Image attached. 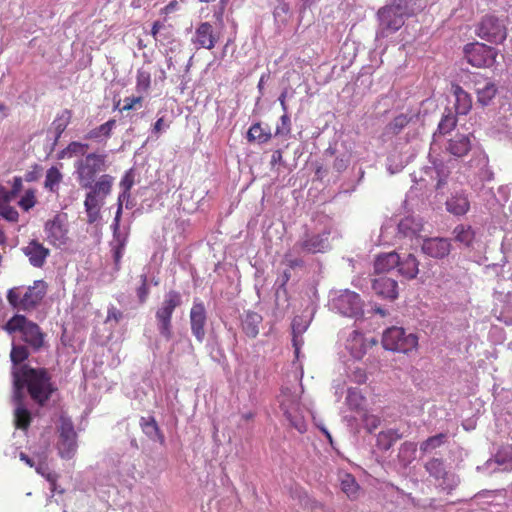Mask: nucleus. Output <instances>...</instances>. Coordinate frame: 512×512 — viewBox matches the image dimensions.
Masks as SVG:
<instances>
[{
    "label": "nucleus",
    "instance_id": "f257e3e1",
    "mask_svg": "<svg viewBox=\"0 0 512 512\" xmlns=\"http://www.w3.org/2000/svg\"><path fill=\"white\" fill-rule=\"evenodd\" d=\"M14 394L17 401L22 399V389L26 386L33 401L43 406L55 391L51 376L45 368L24 366L21 373H13Z\"/></svg>",
    "mask_w": 512,
    "mask_h": 512
},
{
    "label": "nucleus",
    "instance_id": "f03ea898",
    "mask_svg": "<svg viewBox=\"0 0 512 512\" xmlns=\"http://www.w3.org/2000/svg\"><path fill=\"white\" fill-rule=\"evenodd\" d=\"M48 291V284L44 280H35L29 286H15L7 291V301L9 305L24 312H31L37 309Z\"/></svg>",
    "mask_w": 512,
    "mask_h": 512
},
{
    "label": "nucleus",
    "instance_id": "7ed1b4c3",
    "mask_svg": "<svg viewBox=\"0 0 512 512\" xmlns=\"http://www.w3.org/2000/svg\"><path fill=\"white\" fill-rule=\"evenodd\" d=\"M2 329L9 335L19 333L21 340L35 351L40 350L44 346L45 334L37 323L29 320L25 315H13L2 326Z\"/></svg>",
    "mask_w": 512,
    "mask_h": 512
},
{
    "label": "nucleus",
    "instance_id": "20e7f679",
    "mask_svg": "<svg viewBox=\"0 0 512 512\" xmlns=\"http://www.w3.org/2000/svg\"><path fill=\"white\" fill-rule=\"evenodd\" d=\"M182 305V296L176 290H169L155 312L158 331L166 340L173 336L172 316L174 311Z\"/></svg>",
    "mask_w": 512,
    "mask_h": 512
},
{
    "label": "nucleus",
    "instance_id": "39448f33",
    "mask_svg": "<svg viewBox=\"0 0 512 512\" xmlns=\"http://www.w3.org/2000/svg\"><path fill=\"white\" fill-rule=\"evenodd\" d=\"M418 336L414 333H407L402 327L393 326L387 328L382 336L384 349L409 354L418 348Z\"/></svg>",
    "mask_w": 512,
    "mask_h": 512
},
{
    "label": "nucleus",
    "instance_id": "423d86ee",
    "mask_svg": "<svg viewBox=\"0 0 512 512\" xmlns=\"http://www.w3.org/2000/svg\"><path fill=\"white\" fill-rule=\"evenodd\" d=\"M76 174L82 188H92L98 173L106 169V155L91 153L79 160L76 165Z\"/></svg>",
    "mask_w": 512,
    "mask_h": 512
},
{
    "label": "nucleus",
    "instance_id": "0eeeda50",
    "mask_svg": "<svg viewBox=\"0 0 512 512\" xmlns=\"http://www.w3.org/2000/svg\"><path fill=\"white\" fill-rule=\"evenodd\" d=\"M465 59L473 67L490 68L498 57V49L484 43H468L463 49Z\"/></svg>",
    "mask_w": 512,
    "mask_h": 512
},
{
    "label": "nucleus",
    "instance_id": "6e6552de",
    "mask_svg": "<svg viewBox=\"0 0 512 512\" xmlns=\"http://www.w3.org/2000/svg\"><path fill=\"white\" fill-rule=\"evenodd\" d=\"M58 431L57 450L63 459H71L77 451V433L75 432L73 422L68 417H60Z\"/></svg>",
    "mask_w": 512,
    "mask_h": 512
},
{
    "label": "nucleus",
    "instance_id": "1a4fd4ad",
    "mask_svg": "<svg viewBox=\"0 0 512 512\" xmlns=\"http://www.w3.org/2000/svg\"><path fill=\"white\" fill-rule=\"evenodd\" d=\"M331 229L325 227L320 232H305V234L299 239L294 248L299 252L308 254H317L327 252L330 245Z\"/></svg>",
    "mask_w": 512,
    "mask_h": 512
},
{
    "label": "nucleus",
    "instance_id": "9d476101",
    "mask_svg": "<svg viewBox=\"0 0 512 512\" xmlns=\"http://www.w3.org/2000/svg\"><path fill=\"white\" fill-rule=\"evenodd\" d=\"M471 134H464L460 130H438L433 134L434 140L443 138L446 141V150L452 155L462 157L471 149Z\"/></svg>",
    "mask_w": 512,
    "mask_h": 512
},
{
    "label": "nucleus",
    "instance_id": "9b49d317",
    "mask_svg": "<svg viewBox=\"0 0 512 512\" xmlns=\"http://www.w3.org/2000/svg\"><path fill=\"white\" fill-rule=\"evenodd\" d=\"M222 28L213 26L210 22H200L193 33L191 43L196 49L212 50L222 37Z\"/></svg>",
    "mask_w": 512,
    "mask_h": 512
},
{
    "label": "nucleus",
    "instance_id": "f8f14e48",
    "mask_svg": "<svg viewBox=\"0 0 512 512\" xmlns=\"http://www.w3.org/2000/svg\"><path fill=\"white\" fill-rule=\"evenodd\" d=\"M476 34L487 42L499 44L506 39L507 29L494 15H485L477 24Z\"/></svg>",
    "mask_w": 512,
    "mask_h": 512
},
{
    "label": "nucleus",
    "instance_id": "ddd939ff",
    "mask_svg": "<svg viewBox=\"0 0 512 512\" xmlns=\"http://www.w3.org/2000/svg\"><path fill=\"white\" fill-rule=\"evenodd\" d=\"M46 240L54 247L60 248L68 242V228L63 217L59 214L48 220L44 225Z\"/></svg>",
    "mask_w": 512,
    "mask_h": 512
},
{
    "label": "nucleus",
    "instance_id": "4468645a",
    "mask_svg": "<svg viewBox=\"0 0 512 512\" xmlns=\"http://www.w3.org/2000/svg\"><path fill=\"white\" fill-rule=\"evenodd\" d=\"M206 322L207 314L203 302L194 300L190 310V327L193 336L199 343H202L205 338Z\"/></svg>",
    "mask_w": 512,
    "mask_h": 512
},
{
    "label": "nucleus",
    "instance_id": "2eb2a0df",
    "mask_svg": "<svg viewBox=\"0 0 512 512\" xmlns=\"http://www.w3.org/2000/svg\"><path fill=\"white\" fill-rule=\"evenodd\" d=\"M380 25L384 30L395 32L404 25V17L398 6H386L378 11Z\"/></svg>",
    "mask_w": 512,
    "mask_h": 512
},
{
    "label": "nucleus",
    "instance_id": "dca6fc26",
    "mask_svg": "<svg viewBox=\"0 0 512 512\" xmlns=\"http://www.w3.org/2000/svg\"><path fill=\"white\" fill-rule=\"evenodd\" d=\"M21 250L35 268H42L50 256V250L36 239L30 240Z\"/></svg>",
    "mask_w": 512,
    "mask_h": 512
},
{
    "label": "nucleus",
    "instance_id": "f3484780",
    "mask_svg": "<svg viewBox=\"0 0 512 512\" xmlns=\"http://www.w3.org/2000/svg\"><path fill=\"white\" fill-rule=\"evenodd\" d=\"M421 249L431 258L443 259L450 254L451 242L447 238L432 237L423 240Z\"/></svg>",
    "mask_w": 512,
    "mask_h": 512
},
{
    "label": "nucleus",
    "instance_id": "a211bd4d",
    "mask_svg": "<svg viewBox=\"0 0 512 512\" xmlns=\"http://www.w3.org/2000/svg\"><path fill=\"white\" fill-rule=\"evenodd\" d=\"M336 305L342 314L354 316L361 310V299L357 293L346 291L338 297Z\"/></svg>",
    "mask_w": 512,
    "mask_h": 512
},
{
    "label": "nucleus",
    "instance_id": "6ab92c4d",
    "mask_svg": "<svg viewBox=\"0 0 512 512\" xmlns=\"http://www.w3.org/2000/svg\"><path fill=\"white\" fill-rule=\"evenodd\" d=\"M372 288L377 295L383 298L394 300L398 296L397 282L385 276L374 279Z\"/></svg>",
    "mask_w": 512,
    "mask_h": 512
},
{
    "label": "nucleus",
    "instance_id": "aec40b11",
    "mask_svg": "<svg viewBox=\"0 0 512 512\" xmlns=\"http://www.w3.org/2000/svg\"><path fill=\"white\" fill-rule=\"evenodd\" d=\"M451 93L455 97V111L457 115H467L472 108L471 95L466 92L459 84L452 83Z\"/></svg>",
    "mask_w": 512,
    "mask_h": 512
},
{
    "label": "nucleus",
    "instance_id": "412c9836",
    "mask_svg": "<svg viewBox=\"0 0 512 512\" xmlns=\"http://www.w3.org/2000/svg\"><path fill=\"white\" fill-rule=\"evenodd\" d=\"M446 209L448 212L456 216H462L469 211L470 202L466 195L462 193H456L447 199Z\"/></svg>",
    "mask_w": 512,
    "mask_h": 512
},
{
    "label": "nucleus",
    "instance_id": "4be33fe9",
    "mask_svg": "<svg viewBox=\"0 0 512 512\" xmlns=\"http://www.w3.org/2000/svg\"><path fill=\"white\" fill-rule=\"evenodd\" d=\"M103 204L101 198L95 196V192H88L84 201L85 211L87 214V222L95 223L100 219V211Z\"/></svg>",
    "mask_w": 512,
    "mask_h": 512
},
{
    "label": "nucleus",
    "instance_id": "5701e85b",
    "mask_svg": "<svg viewBox=\"0 0 512 512\" xmlns=\"http://www.w3.org/2000/svg\"><path fill=\"white\" fill-rule=\"evenodd\" d=\"M398 272L407 279H414L419 273V261L413 254L406 257L399 256Z\"/></svg>",
    "mask_w": 512,
    "mask_h": 512
},
{
    "label": "nucleus",
    "instance_id": "b1692460",
    "mask_svg": "<svg viewBox=\"0 0 512 512\" xmlns=\"http://www.w3.org/2000/svg\"><path fill=\"white\" fill-rule=\"evenodd\" d=\"M261 322L262 316L260 314L248 311L242 318V330L249 338H255L259 334V325Z\"/></svg>",
    "mask_w": 512,
    "mask_h": 512
},
{
    "label": "nucleus",
    "instance_id": "393cba45",
    "mask_svg": "<svg viewBox=\"0 0 512 512\" xmlns=\"http://www.w3.org/2000/svg\"><path fill=\"white\" fill-rule=\"evenodd\" d=\"M280 408L284 415H290L291 409H296L298 405H301L300 395L296 392H292L290 388H282L279 396Z\"/></svg>",
    "mask_w": 512,
    "mask_h": 512
},
{
    "label": "nucleus",
    "instance_id": "a878e982",
    "mask_svg": "<svg viewBox=\"0 0 512 512\" xmlns=\"http://www.w3.org/2000/svg\"><path fill=\"white\" fill-rule=\"evenodd\" d=\"M140 427L143 433L147 435L150 439L157 440L159 441L160 444L165 443V437L153 416L141 417Z\"/></svg>",
    "mask_w": 512,
    "mask_h": 512
},
{
    "label": "nucleus",
    "instance_id": "bb28decb",
    "mask_svg": "<svg viewBox=\"0 0 512 512\" xmlns=\"http://www.w3.org/2000/svg\"><path fill=\"white\" fill-rule=\"evenodd\" d=\"M399 255L396 252H389L378 255L374 263L376 273H385L397 267Z\"/></svg>",
    "mask_w": 512,
    "mask_h": 512
},
{
    "label": "nucleus",
    "instance_id": "cd10ccee",
    "mask_svg": "<svg viewBox=\"0 0 512 512\" xmlns=\"http://www.w3.org/2000/svg\"><path fill=\"white\" fill-rule=\"evenodd\" d=\"M347 348L356 359H361L366 353V344L363 334L353 331L347 340Z\"/></svg>",
    "mask_w": 512,
    "mask_h": 512
},
{
    "label": "nucleus",
    "instance_id": "c85d7f7f",
    "mask_svg": "<svg viewBox=\"0 0 512 512\" xmlns=\"http://www.w3.org/2000/svg\"><path fill=\"white\" fill-rule=\"evenodd\" d=\"M477 102L482 106L489 105L495 98L498 88L497 85L491 80H485L482 87L476 88Z\"/></svg>",
    "mask_w": 512,
    "mask_h": 512
},
{
    "label": "nucleus",
    "instance_id": "c756f323",
    "mask_svg": "<svg viewBox=\"0 0 512 512\" xmlns=\"http://www.w3.org/2000/svg\"><path fill=\"white\" fill-rule=\"evenodd\" d=\"M145 94H138L137 96L132 95L125 97L122 101L118 100L115 105L120 112H129L132 110H140L144 106Z\"/></svg>",
    "mask_w": 512,
    "mask_h": 512
},
{
    "label": "nucleus",
    "instance_id": "7c9ffc66",
    "mask_svg": "<svg viewBox=\"0 0 512 512\" xmlns=\"http://www.w3.org/2000/svg\"><path fill=\"white\" fill-rule=\"evenodd\" d=\"M112 184L113 177L108 174H104L98 179V181L95 180V182L92 184V188H89V192H95L96 197L104 200V198L110 194Z\"/></svg>",
    "mask_w": 512,
    "mask_h": 512
},
{
    "label": "nucleus",
    "instance_id": "2f4dec72",
    "mask_svg": "<svg viewBox=\"0 0 512 512\" xmlns=\"http://www.w3.org/2000/svg\"><path fill=\"white\" fill-rule=\"evenodd\" d=\"M151 70L145 66L139 68L136 74L135 89L138 94H148L151 88Z\"/></svg>",
    "mask_w": 512,
    "mask_h": 512
},
{
    "label": "nucleus",
    "instance_id": "473e14b6",
    "mask_svg": "<svg viewBox=\"0 0 512 512\" xmlns=\"http://www.w3.org/2000/svg\"><path fill=\"white\" fill-rule=\"evenodd\" d=\"M402 435L395 429L381 431L377 436V446L381 450H389Z\"/></svg>",
    "mask_w": 512,
    "mask_h": 512
},
{
    "label": "nucleus",
    "instance_id": "72a5a7b5",
    "mask_svg": "<svg viewBox=\"0 0 512 512\" xmlns=\"http://www.w3.org/2000/svg\"><path fill=\"white\" fill-rule=\"evenodd\" d=\"M341 490L348 496L350 499H356L358 497V492L360 486L358 485L355 477L352 474L344 473L341 478Z\"/></svg>",
    "mask_w": 512,
    "mask_h": 512
},
{
    "label": "nucleus",
    "instance_id": "f704fd0d",
    "mask_svg": "<svg viewBox=\"0 0 512 512\" xmlns=\"http://www.w3.org/2000/svg\"><path fill=\"white\" fill-rule=\"evenodd\" d=\"M112 251H113V259L115 264V269L119 270L121 265V259L126 247L127 236L121 235V233L117 234V236H113Z\"/></svg>",
    "mask_w": 512,
    "mask_h": 512
},
{
    "label": "nucleus",
    "instance_id": "c9c22d12",
    "mask_svg": "<svg viewBox=\"0 0 512 512\" xmlns=\"http://www.w3.org/2000/svg\"><path fill=\"white\" fill-rule=\"evenodd\" d=\"M418 119V111L407 109L396 115L392 122V128H405L407 125H415Z\"/></svg>",
    "mask_w": 512,
    "mask_h": 512
},
{
    "label": "nucleus",
    "instance_id": "e433bc0d",
    "mask_svg": "<svg viewBox=\"0 0 512 512\" xmlns=\"http://www.w3.org/2000/svg\"><path fill=\"white\" fill-rule=\"evenodd\" d=\"M417 445L414 442L406 441L401 444L398 452V459L404 466L409 465L416 457Z\"/></svg>",
    "mask_w": 512,
    "mask_h": 512
},
{
    "label": "nucleus",
    "instance_id": "4c0bfd02",
    "mask_svg": "<svg viewBox=\"0 0 512 512\" xmlns=\"http://www.w3.org/2000/svg\"><path fill=\"white\" fill-rule=\"evenodd\" d=\"M290 425L298 432L305 433L307 431V424L303 416L302 404L298 405L296 409H291L290 415H285Z\"/></svg>",
    "mask_w": 512,
    "mask_h": 512
},
{
    "label": "nucleus",
    "instance_id": "58836bf2",
    "mask_svg": "<svg viewBox=\"0 0 512 512\" xmlns=\"http://www.w3.org/2000/svg\"><path fill=\"white\" fill-rule=\"evenodd\" d=\"M32 421L31 413L28 409L18 406L14 411V424L17 429L26 431Z\"/></svg>",
    "mask_w": 512,
    "mask_h": 512
},
{
    "label": "nucleus",
    "instance_id": "ea45409f",
    "mask_svg": "<svg viewBox=\"0 0 512 512\" xmlns=\"http://www.w3.org/2000/svg\"><path fill=\"white\" fill-rule=\"evenodd\" d=\"M453 234L455 236V240L460 242L466 246L471 245L474 240L475 233L471 226L458 225L454 228Z\"/></svg>",
    "mask_w": 512,
    "mask_h": 512
},
{
    "label": "nucleus",
    "instance_id": "a19ab883",
    "mask_svg": "<svg viewBox=\"0 0 512 512\" xmlns=\"http://www.w3.org/2000/svg\"><path fill=\"white\" fill-rule=\"evenodd\" d=\"M426 471L436 479H443L446 476L444 462L439 458H432L425 464Z\"/></svg>",
    "mask_w": 512,
    "mask_h": 512
},
{
    "label": "nucleus",
    "instance_id": "79ce46f5",
    "mask_svg": "<svg viewBox=\"0 0 512 512\" xmlns=\"http://www.w3.org/2000/svg\"><path fill=\"white\" fill-rule=\"evenodd\" d=\"M63 176L59 169L55 166L49 168L46 172L44 186L51 192H55L61 182Z\"/></svg>",
    "mask_w": 512,
    "mask_h": 512
},
{
    "label": "nucleus",
    "instance_id": "37998d69",
    "mask_svg": "<svg viewBox=\"0 0 512 512\" xmlns=\"http://www.w3.org/2000/svg\"><path fill=\"white\" fill-rule=\"evenodd\" d=\"M446 440V434L439 433L437 435L431 436L425 441H423L420 445V450L423 453L429 452L433 449L440 447Z\"/></svg>",
    "mask_w": 512,
    "mask_h": 512
},
{
    "label": "nucleus",
    "instance_id": "c03bdc74",
    "mask_svg": "<svg viewBox=\"0 0 512 512\" xmlns=\"http://www.w3.org/2000/svg\"><path fill=\"white\" fill-rule=\"evenodd\" d=\"M498 319L503 321L506 325H512V292H508L505 295L504 305Z\"/></svg>",
    "mask_w": 512,
    "mask_h": 512
},
{
    "label": "nucleus",
    "instance_id": "a18cd8bd",
    "mask_svg": "<svg viewBox=\"0 0 512 512\" xmlns=\"http://www.w3.org/2000/svg\"><path fill=\"white\" fill-rule=\"evenodd\" d=\"M134 185V175L132 170H129L125 173L123 178L121 179L120 186L123 189V192L119 195L118 200L122 201L126 197H129V192Z\"/></svg>",
    "mask_w": 512,
    "mask_h": 512
},
{
    "label": "nucleus",
    "instance_id": "49530a36",
    "mask_svg": "<svg viewBox=\"0 0 512 512\" xmlns=\"http://www.w3.org/2000/svg\"><path fill=\"white\" fill-rule=\"evenodd\" d=\"M435 171L437 178L436 188L441 189L447 183V179L450 175V169L445 164L439 163L435 165Z\"/></svg>",
    "mask_w": 512,
    "mask_h": 512
},
{
    "label": "nucleus",
    "instance_id": "de8ad7c7",
    "mask_svg": "<svg viewBox=\"0 0 512 512\" xmlns=\"http://www.w3.org/2000/svg\"><path fill=\"white\" fill-rule=\"evenodd\" d=\"M270 132L264 130H247L246 138L249 143H265L271 138Z\"/></svg>",
    "mask_w": 512,
    "mask_h": 512
},
{
    "label": "nucleus",
    "instance_id": "09e8293b",
    "mask_svg": "<svg viewBox=\"0 0 512 512\" xmlns=\"http://www.w3.org/2000/svg\"><path fill=\"white\" fill-rule=\"evenodd\" d=\"M29 356V352L25 346L17 345L11 349L10 357L14 364H20Z\"/></svg>",
    "mask_w": 512,
    "mask_h": 512
},
{
    "label": "nucleus",
    "instance_id": "8fccbe9b",
    "mask_svg": "<svg viewBox=\"0 0 512 512\" xmlns=\"http://www.w3.org/2000/svg\"><path fill=\"white\" fill-rule=\"evenodd\" d=\"M458 122L457 114L450 109L443 114L437 128H455Z\"/></svg>",
    "mask_w": 512,
    "mask_h": 512
},
{
    "label": "nucleus",
    "instance_id": "3c124183",
    "mask_svg": "<svg viewBox=\"0 0 512 512\" xmlns=\"http://www.w3.org/2000/svg\"><path fill=\"white\" fill-rule=\"evenodd\" d=\"M141 285L137 288L138 300L141 304L145 303L148 299L150 289L148 286V277L146 274L140 275Z\"/></svg>",
    "mask_w": 512,
    "mask_h": 512
},
{
    "label": "nucleus",
    "instance_id": "603ef678",
    "mask_svg": "<svg viewBox=\"0 0 512 512\" xmlns=\"http://www.w3.org/2000/svg\"><path fill=\"white\" fill-rule=\"evenodd\" d=\"M36 472L44 477L48 482H53L55 477L58 475L49 469L47 463L44 460L37 463Z\"/></svg>",
    "mask_w": 512,
    "mask_h": 512
},
{
    "label": "nucleus",
    "instance_id": "864d4df0",
    "mask_svg": "<svg viewBox=\"0 0 512 512\" xmlns=\"http://www.w3.org/2000/svg\"><path fill=\"white\" fill-rule=\"evenodd\" d=\"M36 203L35 195L32 190H27L19 201V206L24 210L28 211Z\"/></svg>",
    "mask_w": 512,
    "mask_h": 512
},
{
    "label": "nucleus",
    "instance_id": "5fc2aeb1",
    "mask_svg": "<svg viewBox=\"0 0 512 512\" xmlns=\"http://www.w3.org/2000/svg\"><path fill=\"white\" fill-rule=\"evenodd\" d=\"M72 117V113L68 109H64L61 111V113L58 115V117L54 120V128H66L68 124L70 123Z\"/></svg>",
    "mask_w": 512,
    "mask_h": 512
},
{
    "label": "nucleus",
    "instance_id": "6e6d98bb",
    "mask_svg": "<svg viewBox=\"0 0 512 512\" xmlns=\"http://www.w3.org/2000/svg\"><path fill=\"white\" fill-rule=\"evenodd\" d=\"M495 459L498 464H504L506 462H511L512 461V446L508 445V446L503 447L495 455Z\"/></svg>",
    "mask_w": 512,
    "mask_h": 512
},
{
    "label": "nucleus",
    "instance_id": "4d7b16f0",
    "mask_svg": "<svg viewBox=\"0 0 512 512\" xmlns=\"http://www.w3.org/2000/svg\"><path fill=\"white\" fill-rule=\"evenodd\" d=\"M0 214L3 218H5L6 220H8L10 222H16V221H18V218H19L18 211L14 207L9 206V205L2 206L0 208Z\"/></svg>",
    "mask_w": 512,
    "mask_h": 512
},
{
    "label": "nucleus",
    "instance_id": "13d9d810",
    "mask_svg": "<svg viewBox=\"0 0 512 512\" xmlns=\"http://www.w3.org/2000/svg\"><path fill=\"white\" fill-rule=\"evenodd\" d=\"M363 421L365 423L367 430L370 433L373 432L375 429H377L381 422L379 417H377L375 415H368V414L365 415Z\"/></svg>",
    "mask_w": 512,
    "mask_h": 512
},
{
    "label": "nucleus",
    "instance_id": "bf43d9fd",
    "mask_svg": "<svg viewBox=\"0 0 512 512\" xmlns=\"http://www.w3.org/2000/svg\"><path fill=\"white\" fill-rule=\"evenodd\" d=\"M87 149H88V145L82 144L80 142H71L67 147V151L70 154L84 155L86 153Z\"/></svg>",
    "mask_w": 512,
    "mask_h": 512
},
{
    "label": "nucleus",
    "instance_id": "052dcab7",
    "mask_svg": "<svg viewBox=\"0 0 512 512\" xmlns=\"http://www.w3.org/2000/svg\"><path fill=\"white\" fill-rule=\"evenodd\" d=\"M122 214V201L118 200V208L116 211V215L114 218V221L112 223V229H113V236H117V234L120 233V219Z\"/></svg>",
    "mask_w": 512,
    "mask_h": 512
},
{
    "label": "nucleus",
    "instance_id": "680f3d73",
    "mask_svg": "<svg viewBox=\"0 0 512 512\" xmlns=\"http://www.w3.org/2000/svg\"><path fill=\"white\" fill-rule=\"evenodd\" d=\"M412 224V220L410 218H405L400 221L398 224V230L404 236H409L413 234L415 231L411 229L410 225Z\"/></svg>",
    "mask_w": 512,
    "mask_h": 512
},
{
    "label": "nucleus",
    "instance_id": "e2e57ef3",
    "mask_svg": "<svg viewBox=\"0 0 512 512\" xmlns=\"http://www.w3.org/2000/svg\"><path fill=\"white\" fill-rule=\"evenodd\" d=\"M123 318V313L114 306L108 308L106 322L115 321L118 323Z\"/></svg>",
    "mask_w": 512,
    "mask_h": 512
},
{
    "label": "nucleus",
    "instance_id": "0e129e2a",
    "mask_svg": "<svg viewBox=\"0 0 512 512\" xmlns=\"http://www.w3.org/2000/svg\"><path fill=\"white\" fill-rule=\"evenodd\" d=\"M225 7H223V4H217L213 10V17L216 21V24H219L221 27H223V17L225 13Z\"/></svg>",
    "mask_w": 512,
    "mask_h": 512
},
{
    "label": "nucleus",
    "instance_id": "69168bd1",
    "mask_svg": "<svg viewBox=\"0 0 512 512\" xmlns=\"http://www.w3.org/2000/svg\"><path fill=\"white\" fill-rule=\"evenodd\" d=\"M178 8V2L176 0H172L165 7L161 9V14L168 15L174 12Z\"/></svg>",
    "mask_w": 512,
    "mask_h": 512
},
{
    "label": "nucleus",
    "instance_id": "338daca9",
    "mask_svg": "<svg viewBox=\"0 0 512 512\" xmlns=\"http://www.w3.org/2000/svg\"><path fill=\"white\" fill-rule=\"evenodd\" d=\"M288 254H286V258H288ZM287 265L290 269H295L297 267H303L304 261L300 258L286 259Z\"/></svg>",
    "mask_w": 512,
    "mask_h": 512
},
{
    "label": "nucleus",
    "instance_id": "774afa93",
    "mask_svg": "<svg viewBox=\"0 0 512 512\" xmlns=\"http://www.w3.org/2000/svg\"><path fill=\"white\" fill-rule=\"evenodd\" d=\"M163 27H164V25L160 21H155L153 23L150 33L155 41H158V34Z\"/></svg>",
    "mask_w": 512,
    "mask_h": 512
}]
</instances>
